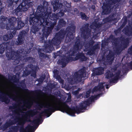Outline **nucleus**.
<instances>
[{
  "label": "nucleus",
  "mask_w": 132,
  "mask_h": 132,
  "mask_svg": "<svg viewBox=\"0 0 132 132\" xmlns=\"http://www.w3.org/2000/svg\"><path fill=\"white\" fill-rule=\"evenodd\" d=\"M32 127L31 126H28L26 129H22L20 130V132H32Z\"/></svg>",
  "instance_id": "obj_26"
},
{
  "label": "nucleus",
  "mask_w": 132,
  "mask_h": 132,
  "mask_svg": "<svg viewBox=\"0 0 132 132\" xmlns=\"http://www.w3.org/2000/svg\"><path fill=\"white\" fill-rule=\"evenodd\" d=\"M43 26V28L42 29V32L43 33L42 35V37L40 38V39L41 40H43L44 38H47L48 36L49 35L50 33L51 32L52 30H51L50 29L44 25H42L41 27Z\"/></svg>",
  "instance_id": "obj_14"
},
{
  "label": "nucleus",
  "mask_w": 132,
  "mask_h": 132,
  "mask_svg": "<svg viewBox=\"0 0 132 132\" xmlns=\"http://www.w3.org/2000/svg\"><path fill=\"white\" fill-rule=\"evenodd\" d=\"M36 72L34 71V78H35L36 76Z\"/></svg>",
  "instance_id": "obj_58"
},
{
  "label": "nucleus",
  "mask_w": 132,
  "mask_h": 132,
  "mask_svg": "<svg viewBox=\"0 0 132 132\" xmlns=\"http://www.w3.org/2000/svg\"><path fill=\"white\" fill-rule=\"evenodd\" d=\"M59 1H54V5L53 6L54 11H55L59 8Z\"/></svg>",
  "instance_id": "obj_33"
},
{
  "label": "nucleus",
  "mask_w": 132,
  "mask_h": 132,
  "mask_svg": "<svg viewBox=\"0 0 132 132\" xmlns=\"http://www.w3.org/2000/svg\"><path fill=\"white\" fill-rule=\"evenodd\" d=\"M62 105L59 104L57 105L56 103H55L54 104L50 105L49 103L47 102H37L35 105H34V108H35V111L40 110L43 108H46L47 109L52 106L55 107L56 105L60 106Z\"/></svg>",
  "instance_id": "obj_9"
},
{
  "label": "nucleus",
  "mask_w": 132,
  "mask_h": 132,
  "mask_svg": "<svg viewBox=\"0 0 132 132\" xmlns=\"http://www.w3.org/2000/svg\"><path fill=\"white\" fill-rule=\"evenodd\" d=\"M44 79V78L43 77H40L39 78H37V81L39 83L36 84V85L38 86L39 83H42L43 82V80Z\"/></svg>",
  "instance_id": "obj_39"
},
{
  "label": "nucleus",
  "mask_w": 132,
  "mask_h": 132,
  "mask_svg": "<svg viewBox=\"0 0 132 132\" xmlns=\"http://www.w3.org/2000/svg\"><path fill=\"white\" fill-rule=\"evenodd\" d=\"M103 94L102 93H100L98 94H97V96H98V97H99L101 96H102L103 95Z\"/></svg>",
  "instance_id": "obj_63"
},
{
  "label": "nucleus",
  "mask_w": 132,
  "mask_h": 132,
  "mask_svg": "<svg viewBox=\"0 0 132 132\" xmlns=\"http://www.w3.org/2000/svg\"><path fill=\"white\" fill-rule=\"evenodd\" d=\"M103 24V23L102 22L100 23L96 20H95L93 23V26L98 29L101 27Z\"/></svg>",
  "instance_id": "obj_22"
},
{
  "label": "nucleus",
  "mask_w": 132,
  "mask_h": 132,
  "mask_svg": "<svg viewBox=\"0 0 132 132\" xmlns=\"http://www.w3.org/2000/svg\"><path fill=\"white\" fill-rule=\"evenodd\" d=\"M39 54V57L42 58H46L47 57V55L44 54L42 53H40L38 54Z\"/></svg>",
  "instance_id": "obj_42"
},
{
  "label": "nucleus",
  "mask_w": 132,
  "mask_h": 132,
  "mask_svg": "<svg viewBox=\"0 0 132 132\" xmlns=\"http://www.w3.org/2000/svg\"><path fill=\"white\" fill-rule=\"evenodd\" d=\"M54 74V77L56 79H59L60 78V76L59 75V71L57 69H54L53 71Z\"/></svg>",
  "instance_id": "obj_29"
},
{
  "label": "nucleus",
  "mask_w": 132,
  "mask_h": 132,
  "mask_svg": "<svg viewBox=\"0 0 132 132\" xmlns=\"http://www.w3.org/2000/svg\"><path fill=\"white\" fill-rule=\"evenodd\" d=\"M86 104H87V106H89L92 102L91 101H90L89 98L87 99L86 101H84Z\"/></svg>",
  "instance_id": "obj_46"
},
{
  "label": "nucleus",
  "mask_w": 132,
  "mask_h": 132,
  "mask_svg": "<svg viewBox=\"0 0 132 132\" xmlns=\"http://www.w3.org/2000/svg\"><path fill=\"white\" fill-rule=\"evenodd\" d=\"M123 31L125 34L127 36H132V26H126L123 29Z\"/></svg>",
  "instance_id": "obj_19"
},
{
  "label": "nucleus",
  "mask_w": 132,
  "mask_h": 132,
  "mask_svg": "<svg viewBox=\"0 0 132 132\" xmlns=\"http://www.w3.org/2000/svg\"><path fill=\"white\" fill-rule=\"evenodd\" d=\"M43 5L38 6L35 14L34 10V34H36V32L41 29L42 25L49 26L47 27L52 30L56 23L57 19H59L56 14L53 13L50 16V19L54 22L49 21L47 18L51 13L47 11L48 3L44 1Z\"/></svg>",
  "instance_id": "obj_1"
},
{
  "label": "nucleus",
  "mask_w": 132,
  "mask_h": 132,
  "mask_svg": "<svg viewBox=\"0 0 132 132\" xmlns=\"http://www.w3.org/2000/svg\"><path fill=\"white\" fill-rule=\"evenodd\" d=\"M69 108V106L65 102H64L61 105H56L55 107L52 106L47 109H44L41 112L38 111H35V110L34 109V116L39 113L36 117V119H34V120L40 122V123H41L43 121L42 118L43 116H45L47 117H48L53 113L57 111H60L64 113V112L67 111V108Z\"/></svg>",
  "instance_id": "obj_2"
},
{
  "label": "nucleus",
  "mask_w": 132,
  "mask_h": 132,
  "mask_svg": "<svg viewBox=\"0 0 132 132\" xmlns=\"http://www.w3.org/2000/svg\"><path fill=\"white\" fill-rule=\"evenodd\" d=\"M89 25L88 23H86L80 29L81 36L85 39L88 38L90 35L91 30L88 27Z\"/></svg>",
  "instance_id": "obj_11"
},
{
  "label": "nucleus",
  "mask_w": 132,
  "mask_h": 132,
  "mask_svg": "<svg viewBox=\"0 0 132 132\" xmlns=\"http://www.w3.org/2000/svg\"><path fill=\"white\" fill-rule=\"evenodd\" d=\"M23 40L24 38H23L22 36L21 37V38L19 37L18 39V41L19 42L18 44H21L22 43Z\"/></svg>",
  "instance_id": "obj_45"
},
{
  "label": "nucleus",
  "mask_w": 132,
  "mask_h": 132,
  "mask_svg": "<svg viewBox=\"0 0 132 132\" xmlns=\"http://www.w3.org/2000/svg\"><path fill=\"white\" fill-rule=\"evenodd\" d=\"M26 108L25 107H24L21 108L20 109H18L17 111L16 112V113H18L20 114V113H25V115L22 118L19 119H18V121L20 124H22L26 120V118L28 116L30 117L32 116V113L30 112H28L27 113H26L25 111Z\"/></svg>",
  "instance_id": "obj_12"
},
{
  "label": "nucleus",
  "mask_w": 132,
  "mask_h": 132,
  "mask_svg": "<svg viewBox=\"0 0 132 132\" xmlns=\"http://www.w3.org/2000/svg\"><path fill=\"white\" fill-rule=\"evenodd\" d=\"M4 51V48L3 45H0V53H3Z\"/></svg>",
  "instance_id": "obj_44"
},
{
  "label": "nucleus",
  "mask_w": 132,
  "mask_h": 132,
  "mask_svg": "<svg viewBox=\"0 0 132 132\" xmlns=\"http://www.w3.org/2000/svg\"><path fill=\"white\" fill-rule=\"evenodd\" d=\"M118 80L114 77L113 78L110 79L109 81V83L112 84L114 83H117Z\"/></svg>",
  "instance_id": "obj_36"
},
{
  "label": "nucleus",
  "mask_w": 132,
  "mask_h": 132,
  "mask_svg": "<svg viewBox=\"0 0 132 132\" xmlns=\"http://www.w3.org/2000/svg\"><path fill=\"white\" fill-rule=\"evenodd\" d=\"M62 10V7H61L60 12L58 13H56L57 17H58V18H59L60 17L63 16L64 14V12H63V11L61 10Z\"/></svg>",
  "instance_id": "obj_34"
},
{
  "label": "nucleus",
  "mask_w": 132,
  "mask_h": 132,
  "mask_svg": "<svg viewBox=\"0 0 132 132\" xmlns=\"http://www.w3.org/2000/svg\"><path fill=\"white\" fill-rule=\"evenodd\" d=\"M76 55L75 57V60H77L79 59L81 61H86L87 59V58L82 52L77 53L76 54Z\"/></svg>",
  "instance_id": "obj_15"
},
{
  "label": "nucleus",
  "mask_w": 132,
  "mask_h": 132,
  "mask_svg": "<svg viewBox=\"0 0 132 132\" xmlns=\"http://www.w3.org/2000/svg\"><path fill=\"white\" fill-rule=\"evenodd\" d=\"M40 122L36 121L34 120V118L33 122V132H34L36 129L38 128L39 125L40 124Z\"/></svg>",
  "instance_id": "obj_24"
},
{
  "label": "nucleus",
  "mask_w": 132,
  "mask_h": 132,
  "mask_svg": "<svg viewBox=\"0 0 132 132\" xmlns=\"http://www.w3.org/2000/svg\"><path fill=\"white\" fill-rule=\"evenodd\" d=\"M57 80H60V82L61 84H63V83L64 81L63 79H62L61 77H60V78H59V79H57Z\"/></svg>",
  "instance_id": "obj_53"
},
{
  "label": "nucleus",
  "mask_w": 132,
  "mask_h": 132,
  "mask_svg": "<svg viewBox=\"0 0 132 132\" xmlns=\"http://www.w3.org/2000/svg\"><path fill=\"white\" fill-rule=\"evenodd\" d=\"M87 106L84 101L80 104L79 107L76 106V107H73L70 108L69 106V108H67V111L64 112L68 113L71 116H75L76 113L78 114L80 113L84 112Z\"/></svg>",
  "instance_id": "obj_5"
},
{
  "label": "nucleus",
  "mask_w": 132,
  "mask_h": 132,
  "mask_svg": "<svg viewBox=\"0 0 132 132\" xmlns=\"http://www.w3.org/2000/svg\"><path fill=\"white\" fill-rule=\"evenodd\" d=\"M93 97L94 100H96L99 98L98 97V96H97V95L95 96H93Z\"/></svg>",
  "instance_id": "obj_56"
},
{
  "label": "nucleus",
  "mask_w": 132,
  "mask_h": 132,
  "mask_svg": "<svg viewBox=\"0 0 132 132\" xmlns=\"http://www.w3.org/2000/svg\"><path fill=\"white\" fill-rule=\"evenodd\" d=\"M128 53L131 55H132V46H131L128 50Z\"/></svg>",
  "instance_id": "obj_48"
},
{
  "label": "nucleus",
  "mask_w": 132,
  "mask_h": 132,
  "mask_svg": "<svg viewBox=\"0 0 132 132\" xmlns=\"http://www.w3.org/2000/svg\"><path fill=\"white\" fill-rule=\"evenodd\" d=\"M64 5L62 6V10L63 12H69L70 11V7H71V4L68 3L67 1H64L63 3Z\"/></svg>",
  "instance_id": "obj_17"
},
{
  "label": "nucleus",
  "mask_w": 132,
  "mask_h": 132,
  "mask_svg": "<svg viewBox=\"0 0 132 132\" xmlns=\"http://www.w3.org/2000/svg\"><path fill=\"white\" fill-rule=\"evenodd\" d=\"M100 46L98 44L93 45L90 47L88 52V54L90 55H92L95 54V51L100 48Z\"/></svg>",
  "instance_id": "obj_18"
},
{
  "label": "nucleus",
  "mask_w": 132,
  "mask_h": 132,
  "mask_svg": "<svg viewBox=\"0 0 132 132\" xmlns=\"http://www.w3.org/2000/svg\"><path fill=\"white\" fill-rule=\"evenodd\" d=\"M106 60L105 57L103 56H102L99 59L98 61L100 62H104Z\"/></svg>",
  "instance_id": "obj_41"
},
{
  "label": "nucleus",
  "mask_w": 132,
  "mask_h": 132,
  "mask_svg": "<svg viewBox=\"0 0 132 132\" xmlns=\"http://www.w3.org/2000/svg\"><path fill=\"white\" fill-rule=\"evenodd\" d=\"M103 20L106 22H109V18L108 17L104 19Z\"/></svg>",
  "instance_id": "obj_54"
},
{
  "label": "nucleus",
  "mask_w": 132,
  "mask_h": 132,
  "mask_svg": "<svg viewBox=\"0 0 132 132\" xmlns=\"http://www.w3.org/2000/svg\"><path fill=\"white\" fill-rule=\"evenodd\" d=\"M121 72V71L120 70H119L117 72H116L115 74H114V77L118 80L120 78V76Z\"/></svg>",
  "instance_id": "obj_31"
},
{
  "label": "nucleus",
  "mask_w": 132,
  "mask_h": 132,
  "mask_svg": "<svg viewBox=\"0 0 132 132\" xmlns=\"http://www.w3.org/2000/svg\"><path fill=\"white\" fill-rule=\"evenodd\" d=\"M83 46L79 38H76L75 44L73 47V49L71 51H70L69 54L67 57H65L67 63L69 62L75 61V57L72 56H74L76 53L80 50V47H81Z\"/></svg>",
  "instance_id": "obj_4"
},
{
  "label": "nucleus",
  "mask_w": 132,
  "mask_h": 132,
  "mask_svg": "<svg viewBox=\"0 0 132 132\" xmlns=\"http://www.w3.org/2000/svg\"><path fill=\"white\" fill-rule=\"evenodd\" d=\"M59 63L62 65V67H64L66 65L67 62L65 58H63L59 61Z\"/></svg>",
  "instance_id": "obj_27"
},
{
  "label": "nucleus",
  "mask_w": 132,
  "mask_h": 132,
  "mask_svg": "<svg viewBox=\"0 0 132 132\" xmlns=\"http://www.w3.org/2000/svg\"><path fill=\"white\" fill-rule=\"evenodd\" d=\"M85 47L86 48H90V47L89 46V45L87 43H86L85 44Z\"/></svg>",
  "instance_id": "obj_55"
},
{
  "label": "nucleus",
  "mask_w": 132,
  "mask_h": 132,
  "mask_svg": "<svg viewBox=\"0 0 132 132\" xmlns=\"http://www.w3.org/2000/svg\"><path fill=\"white\" fill-rule=\"evenodd\" d=\"M24 4V2H23L21 4L18 6V9L19 10V11H20L21 10L23 11H26L27 10V9L26 8L25 6H23Z\"/></svg>",
  "instance_id": "obj_30"
},
{
  "label": "nucleus",
  "mask_w": 132,
  "mask_h": 132,
  "mask_svg": "<svg viewBox=\"0 0 132 132\" xmlns=\"http://www.w3.org/2000/svg\"><path fill=\"white\" fill-rule=\"evenodd\" d=\"M85 73V70L83 68L81 69L78 72H75V77L78 82H80L81 81L82 78L84 77Z\"/></svg>",
  "instance_id": "obj_13"
},
{
  "label": "nucleus",
  "mask_w": 132,
  "mask_h": 132,
  "mask_svg": "<svg viewBox=\"0 0 132 132\" xmlns=\"http://www.w3.org/2000/svg\"><path fill=\"white\" fill-rule=\"evenodd\" d=\"M126 24V22H123L122 24V25L120 26V28L121 29H122L125 26Z\"/></svg>",
  "instance_id": "obj_50"
},
{
  "label": "nucleus",
  "mask_w": 132,
  "mask_h": 132,
  "mask_svg": "<svg viewBox=\"0 0 132 132\" xmlns=\"http://www.w3.org/2000/svg\"><path fill=\"white\" fill-rule=\"evenodd\" d=\"M120 41L121 44L119 45H118L117 43L116 42L114 43L116 51L119 52H120L124 50L128 46L129 43V39L128 38H122L121 39Z\"/></svg>",
  "instance_id": "obj_8"
},
{
  "label": "nucleus",
  "mask_w": 132,
  "mask_h": 132,
  "mask_svg": "<svg viewBox=\"0 0 132 132\" xmlns=\"http://www.w3.org/2000/svg\"><path fill=\"white\" fill-rule=\"evenodd\" d=\"M120 1V0H106L105 2L103 3L102 7L103 13L106 14L110 12L111 6Z\"/></svg>",
  "instance_id": "obj_7"
},
{
  "label": "nucleus",
  "mask_w": 132,
  "mask_h": 132,
  "mask_svg": "<svg viewBox=\"0 0 132 132\" xmlns=\"http://www.w3.org/2000/svg\"><path fill=\"white\" fill-rule=\"evenodd\" d=\"M91 8L93 10H95V5H92L91 6Z\"/></svg>",
  "instance_id": "obj_59"
},
{
  "label": "nucleus",
  "mask_w": 132,
  "mask_h": 132,
  "mask_svg": "<svg viewBox=\"0 0 132 132\" xmlns=\"http://www.w3.org/2000/svg\"><path fill=\"white\" fill-rule=\"evenodd\" d=\"M129 65L131 67V69H132V61L130 62V63H129Z\"/></svg>",
  "instance_id": "obj_61"
},
{
  "label": "nucleus",
  "mask_w": 132,
  "mask_h": 132,
  "mask_svg": "<svg viewBox=\"0 0 132 132\" xmlns=\"http://www.w3.org/2000/svg\"><path fill=\"white\" fill-rule=\"evenodd\" d=\"M100 91L99 89H98V88L97 86H95L93 89L92 91L93 92H96L97 91Z\"/></svg>",
  "instance_id": "obj_47"
},
{
  "label": "nucleus",
  "mask_w": 132,
  "mask_h": 132,
  "mask_svg": "<svg viewBox=\"0 0 132 132\" xmlns=\"http://www.w3.org/2000/svg\"><path fill=\"white\" fill-rule=\"evenodd\" d=\"M14 56H15V55H13V56H12L11 55L10 56H8V57L9 58H11L12 59H14V58L13 57H14Z\"/></svg>",
  "instance_id": "obj_60"
},
{
  "label": "nucleus",
  "mask_w": 132,
  "mask_h": 132,
  "mask_svg": "<svg viewBox=\"0 0 132 132\" xmlns=\"http://www.w3.org/2000/svg\"><path fill=\"white\" fill-rule=\"evenodd\" d=\"M117 68L118 67H117L115 66L112 68V70L114 71H115L117 70Z\"/></svg>",
  "instance_id": "obj_52"
},
{
  "label": "nucleus",
  "mask_w": 132,
  "mask_h": 132,
  "mask_svg": "<svg viewBox=\"0 0 132 132\" xmlns=\"http://www.w3.org/2000/svg\"><path fill=\"white\" fill-rule=\"evenodd\" d=\"M91 93V90L89 89L86 92L85 94H84L83 95L84 97L85 98H88L90 96V94Z\"/></svg>",
  "instance_id": "obj_32"
},
{
  "label": "nucleus",
  "mask_w": 132,
  "mask_h": 132,
  "mask_svg": "<svg viewBox=\"0 0 132 132\" xmlns=\"http://www.w3.org/2000/svg\"><path fill=\"white\" fill-rule=\"evenodd\" d=\"M114 54L112 51H110L108 54L106 56V59L107 60L109 61H113L114 59Z\"/></svg>",
  "instance_id": "obj_21"
},
{
  "label": "nucleus",
  "mask_w": 132,
  "mask_h": 132,
  "mask_svg": "<svg viewBox=\"0 0 132 132\" xmlns=\"http://www.w3.org/2000/svg\"><path fill=\"white\" fill-rule=\"evenodd\" d=\"M94 42L93 40H92L90 41L88 43H87L88 44L90 48L94 44Z\"/></svg>",
  "instance_id": "obj_43"
},
{
  "label": "nucleus",
  "mask_w": 132,
  "mask_h": 132,
  "mask_svg": "<svg viewBox=\"0 0 132 132\" xmlns=\"http://www.w3.org/2000/svg\"><path fill=\"white\" fill-rule=\"evenodd\" d=\"M13 37L12 34H10L9 35H8L7 37L6 36H5L3 37L5 41L9 39H11Z\"/></svg>",
  "instance_id": "obj_38"
},
{
  "label": "nucleus",
  "mask_w": 132,
  "mask_h": 132,
  "mask_svg": "<svg viewBox=\"0 0 132 132\" xmlns=\"http://www.w3.org/2000/svg\"><path fill=\"white\" fill-rule=\"evenodd\" d=\"M37 94L39 95L40 96L44 95L45 93L43 92L40 89L38 90L37 91Z\"/></svg>",
  "instance_id": "obj_37"
},
{
  "label": "nucleus",
  "mask_w": 132,
  "mask_h": 132,
  "mask_svg": "<svg viewBox=\"0 0 132 132\" xmlns=\"http://www.w3.org/2000/svg\"><path fill=\"white\" fill-rule=\"evenodd\" d=\"M24 25V23L22 21H19L18 23V27L17 28V29H19L23 27Z\"/></svg>",
  "instance_id": "obj_35"
},
{
  "label": "nucleus",
  "mask_w": 132,
  "mask_h": 132,
  "mask_svg": "<svg viewBox=\"0 0 132 132\" xmlns=\"http://www.w3.org/2000/svg\"><path fill=\"white\" fill-rule=\"evenodd\" d=\"M39 69V68L38 66L34 65V69L35 71L36 72Z\"/></svg>",
  "instance_id": "obj_49"
},
{
  "label": "nucleus",
  "mask_w": 132,
  "mask_h": 132,
  "mask_svg": "<svg viewBox=\"0 0 132 132\" xmlns=\"http://www.w3.org/2000/svg\"><path fill=\"white\" fill-rule=\"evenodd\" d=\"M119 2H117L115 4H114L113 5H112L111 7V10H110V12L108 13H106V14H104V13H103V11L102 12V14L103 15H106L108 14L111 12V10L114 7V8L115 9H117L118 8H119L120 5H119V4L118 3Z\"/></svg>",
  "instance_id": "obj_25"
},
{
  "label": "nucleus",
  "mask_w": 132,
  "mask_h": 132,
  "mask_svg": "<svg viewBox=\"0 0 132 132\" xmlns=\"http://www.w3.org/2000/svg\"><path fill=\"white\" fill-rule=\"evenodd\" d=\"M75 27L72 26L67 28L66 30L67 33L66 36L65 41L67 42H71L73 38V34L75 32Z\"/></svg>",
  "instance_id": "obj_10"
},
{
  "label": "nucleus",
  "mask_w": 132,
  "mask_h": 132,
  "mask_svg": "<svg viewBox=\"0 0 132 132\" xmlns=\"http://www.w3.org/2000/svg\"><path fill=\"white\" fill-rule=\"evenodd\" d=\"M13 90L12 88L5 84L3 80L0 79V91L3 93L13 98L14 96Z\"/></svg>",
  "instance_id": "obj_6"
},
{
  "label": "nucleus",
  "mask_w": 132,
  "mask_h": 132,
  "mask_svg": "<svg viewBox=\"0 0 132 132\" xmlns=\"http://www.w3.org/2000/svg\"><path fill=\"white\" fill-rule=\"evenodd\" d=\"M105 78L107 79H109L110 78L114 76V75L113 73L110 71L108 70L105 73Z\"/></svg>",
  "instance_id": "obj_23"
},
{
  "label": "nucleus",
  "mask_w": 132,
  "mask_h": 132,
  "mask_svg": "<svg viewBox=\"0 0 132 132\" xmlns=\"http://www.w3.org/2000/svg\"><path fill=\"white\" fill-rule=\"evenodd\" d=\"M88 98L92 102L94 101V98L93 97V96H91Z\"/></svg>",
  "instance_id": "obj_51"
},
{
  "label": "nucleus",
  "mask_w": 132,
  "mask_h": 132,
  "mask_svg": "<svg viewBox=\"0 0 132 132\" xmlns=\"http://www.w3.org/2000/svg\"><path fill=\"white\" fill-rule=\"evenodd\" d=\"M104 69L102 67H99L95 69L94 74L95 75H101L104 73Z\"/></svg>",
  "instance_id": "obj_20"
},
{
  "label": "nucleus",
  "mask_w": 132,
  "mask_h": 132,
  "mask_svg": "<svg viewBox=\"0 0 132 132\" xmlns=\"http://www.w3.org/2000/svg\"><path fill=\"white\" fill-rule=\"evenodd\" d=\"M29 22L30 24H32L33 22L32 18H30L29 19Z\"/></svg>",
  "instance_id": "obj_57"
},
{
  "label": "nucleus",
  "mask_w": 132,
  "mask_h": 132,
  "mask_svg": "<svg viewBox=\"0 0 132 132\" xmlns=\"http://www.w3.org/2000/svg\"><path fill=\"white\" fill-rule=\"evenodd\" d=\"M67 33L66 30L61 29L56 34L55 37L51 40H49L47 43H45V49L47 53L51 52L54 48L53 46L58 45L61 40L63 39Z\"/></svg>",
  "instance_id": "obj_3"
},
{
  "label": "nucleus",
  "mask_w": 132,
  "mask_h": 132,
  "mask_svg": "<svg viewBox=\"0 0 132 132\" xmlns=\"http://www.w3.org/2000/svg\"><path fill=\"white\" fill-rule=\"evenodd\" d=\"M74 93L75 94H77L79 93V91L78 90H76L75 91Z\"/></svg>",
  "instance_id": "obj_62"
},
{
  "label": "nucleus",
  "mask_w": 132,
  "mask_h": 132,
  "mask_svg": "<svg viewBox=\"0 0 132 132\" xmlns=\"http://www.w3.org/2000/svg\"><path fill=\"white\" fill-rule=\"evenodd\" d=\"M66 24V22L63 19H60L57 26L54 29L56 31H57L62 27L65 26Z\"/></svg>",
  "instance_id": "obj_16"
},
{
  "label": "nucleus",
  "mask_w": 132,
  "mask_h": 132,
  "mask_svg": "<svg viewBox=\"0 0 132 132\" xmlns=\"http://www.w3.org/2000/svg\"><path fill=\"white\" fill-rule=\"evenodd\" d=\"M41 50H42L40 49H38V54L40 53H41Z\"/></svg>",
  "instance_id": "obj_64"
},
{
  "label": "nucleus",
  "mask_w": 132,
  "mask_h": 132,
  "mask_svg": "<svg viewBox=\"0 0 132 132\" xmlns=\"http://www.w3.org/2000/svg\"><path fill=\"white\" fill-rule=\"evenodd\" d=\"M79 14L82 20H85L87 21L89 19V18L84 13L81 12H80Z\"/></svg>",
  "instance_id": "obj_28"
},
{
  "label": "nucleus",
  "mask_w": 132,
  "mask_h": 132,
  "mask_svg": "<svg viewBox=\"0 0 132 132\" xmlns=\"http://www.w3.org/2000/svg\"><path fill=\"white\" fill-rule=\"evenodd\" d=\"M103 83H101L98 86L100 90L101 91L102 89H104V86L103 85Z\"/></svg>",
  "instance_id": "obj_40"
}]
</instances>
